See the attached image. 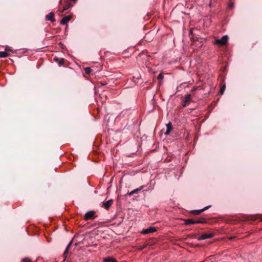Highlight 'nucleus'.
Wrapping results in <instances>:
<instances>
[{"instance_id":"obj_22","label":"nucleus","mask_w":262,"mask_h":262,"mask_svg":"<svg viewBox=\"0 0 262 262\" xmlns=\"http://www.w3.org/2000/svg\"><path fill=\"white\" fill-rule=\"evenodd\" d=\"M158 79H163V75H162V73H160V74L158 75Z\"/></svg>"},{"instance_id":"obj_23","label":"nucleus","mask_w":262,"mask_h":262,"mask_svg":"<svg viewBox=\"0 0 262 262\" xmlns=\"http://www.w3.org/2000/svg\"><path fill=\"white\" fill-rule=\"evenodd\" d=\"M6 50L8 51H11V48L9 47H7L6 48Z\"/></svg>"},{"instance_id":"obj_7","label":"nucleus","mask_w":262,"mask_h":262,"mask_svg":"<svg viewBox=\"0 0 262 262\" xmlns=\"http://www.w3.org/2000/svg\"><path fill=\"white\" fill-rule=\"evenodd\" d=\"M113 200L111 199L108 201L103 203L102 206L106 210L108 209L110 206L112 205Z\"/></svg>"},{"instance_id":"obj_8","label":"nucleus","mask_w":262,"mask_h":262,"mask_svg":"<svg viewBox=\"0 0 262 262\" xmlns=\"http://www.w3.org/2000/svg\"><path fill=\"white\" fill-rule=\"evenodd\" d=\"M47 20H50L52 22H54L55 19L54 18V14L53 12H50L46 17Z\"/></svg>"},{"instance_id":"obj_9","label":"nucleus","mask_w":262,"mask_h":262,"mask_svg":"<svg viewBox=\"0 0 262 262\" xmlns=\"http://www.w3.org/2000/svg\"><path fill=\"white\" fill-rule=\"evenodd\" d=\"M210 206H206V207H205L204 208L201 209L192 210V213L193 214H195V215L201 213L202 212H203V211H204V210H206L207 209L209 208L210 207Z\"/></svg>"},{"instance_id":"obj_2","label":"nucleus","mask_w":262,"mask_h":262,"mask_svg":"<svg viewBox=\"0 0 262 262\" xmlns=\"http://www.w3.org/2000/svg\"><path fill=\"white\" fill-rule=\"evenodd\" d=\"M228 39V35H224L221 39H216L214 42V44L219 46H224L226 45Z\"/></svg>"},{"instance_id":"obj_18","label":"nucleus","mask_w":262,"mask_h":262,"mask_svg":"<svg viewBox=\"0 0 262 262\" xmlns=\"http://www.w3.org/2000/svg\"><path fill=\"white\" fill-rule=\"evenodd\" d=\"M92 71V69L90 67H86L84 69L85 74H89Z\"/></svg>"},{"instance_id":"obj_3","label":"nucleus","mask_w":262,"mask_h":262,"mask_svg":"<svg viewBox=\"0 0 262 262\" xmlns=\"http://www.w3.org/2000/svg\"><path fill=\"white\" fill-rule=\"evenodd\" d=\"M96 217L95 212L94 211H89L87 212L84 215L85 220H93Z\"/></svg>"},{"instance_id":"obj_20","label":"nucleus","mask_w":262,"mask_h":262,"mask_svg":"<svg viewBox=\"0 0 262 262\" xmlns=\"http://www.w3.org/2000/svg\"><path fill=\"white\" fill-rule=\"evenodd\" d=\"M225 86L224 85L221 88V90H220V91H221V94H223L224 91H225Z\"/></svg>"},{"instance_id":"obj_28","label":"nucleus","mask_w":262,"mask_h":262,"mask_svg":"<svg viewBox=\"0 0 262 262\" xmlns=\"http://www.w3.org/2000/svg\"><path fill=\"white\" fill-rule=\"evenodd\" d=\"M61 2H62V0H60V1H59V4H61Z\"/></svg>"},{"instance_id":"obj_10","label":"nucleus","mask_w":262,"mask_h":262,"mask_svg":"<svg viewBox=\"0 0 262 262\" xmlns=\"http://www.w3.org/2000/svg\"><path fill=\"white\" fill-rule=\"evenodd\" d=\"M144 186H141L139 188H138L137 189L133 190V191L129 192L128 195L129 196H131V195H133L134 194L137 193V192H138L139 191L141 190L144 188Z\"/></svg>"},{"instance_id":"obj_6","label":"nucleus","mask_w":262,"mask_h":262,"mask_svg":"<svg viewBox=\"0 0 262 262\" xmlns=\"http://www.w3.org/2000/svg\"><path fill=\"white\" fill-rule=\"evenodd\" d=\"M72 18L71 15H68L63 17L60 20V24L62 25H66Z\"/></svg>"},{"instance_id":"obj_16","label":"nucleus","mask_w":262,"mask_h":262,"mask_svg":"<svg viewBox=\"0 0 262 262\" xmlns=\"http://www.w3.org/2000/svg\"><path fill=\"white\" fill-rule=\"evenodd\" d=\"M9 56V54L5 51L0 52V58H5Z\"/></svg>"},{"instance_id":"obj_5","label":"nucleus","mask_w":262,"mask_h":262,"mask_svg":"<svg viewBox=\"0 0 262 262\" xmlns=\"http://www.w3.org/2000/svg\"><path fill=\"white\" fill-rule=\"evenodd\" d=\"M213 236V233H204L203 234H202V235H201L200 236H199L198 238V241H202V240H204V239H208V238H210L211 237H212Z\"/></svg>"},{"instance_id":"obj_19","label":"nucleus","mask_w":262,"mask_h":262,"mask_svg":"<svg viewBox=\"0 0 262 262\" xmlns=\"http://www.w3.org/2000/svg\"><path fill=\"white\" fill-rule=\"evenodd\" d=\"M21 262H33L32 260L29 258H25L23 259Z\"/></svg>"},{"instance_id":"obj_27","label":"nucleus","mask_w":262,"mask_h":262,"mask_svg":"<svg viewBox=\"0 0 262 262\" xmlns=\"http://www.w3.org/2000/svg\"><path fill=\"white\" fill-rule=\"evenodd\" d=\"M101 85H105V83H101Z\"/></svg>"},{"instance_id":"obj_13","label":"nucleus","mask_w":262,"mask_h":262,"mask_svg":"<svg viewBox=\"0 0 262 262\" xmlns=\"http://www.w3.org/2000/svg\"><path fill=\"white\" fill-rule=\"evenodd\" d=\"M104 262H118L116 259L112 257H107L104 258Z\"/></svg>"},{"instance_id":"obj_17","label":"nucleus","mask_w":262,"mask_h":262,"mask_svg":"<svg viewBox=\"0 0 262 262\" xmlns=\"http://www.w3.org/2000/svg\"><path fill=\"white\" fill-rule=\"evenodd\" d=\"M72 244V241H71L69 244L67 245V248H66V249L65 250L64 252V254H63V255L64 256H66V254L68 253V250H69V247H70L71 245Z\"/></svg>"},{"instance_id":"obj_24","label":"nucleus","mask_w":262,"mask_h":262,"mask_svg":"<svg viewBox=\"0 0 262 262\" xmlns=\"http://www.w3.org/2000/svg\"><path fill=\"white\" fill-rule=\"evenodd\" d=\"M229 7L232 8L233 7V4H232V3L230 4Z\"/></svg>"},{"instance_id":"obj_21","label":"nucleus","mask_w":262,"mask_h":262,"mask_svg":"<svg viewBox=\"0 0 262 262\" xmlns=\"http://www.w3.org/2000/svg\"><path fill=\"white\" fill-rule=\"evenodd\" d=\"M188 104V103H185V101H183V102H182V105L183 107H186Z\"/></svg>"},{"instance_id":"obj_4","label":"nucleus","mask_w":262,"mask_h":262,"mask_svg":"<svg viewBox=\"0 0 262 262\" xmlns=\"http://www.w3.org/2000/svg\"><path fill=\"white\" fill-rule=\"evenodd\" d=\"M157 231V229L155 227H150L147 229H143L141 231V233L143 234H147L149 233H152L156 232Z\"/></svg>"},{"instance_id":"obj_1","label":"nucleus","mask_w":262,"mask_h":262,"mask_svg":"<svg viewBox=\"0 0 262 262\" xmlns=\"http://www.w3.org/2000/svg\"><path fill=\"white\" fill-rule=\"evenodd\" d=\"M206 222V220L204 218H199L196 219H187L185 220V224L186 225H189L191 224L204 223Z\"/></svg>"},{"instance_id":"obj_12","label":"nucleus","mask_w":262,"mask_h":262,"mask_svg":"<svg viewBox=\"0 0 262 262\" xmlns=\"http://www.w3.org/2000/svg\"><path fill=\"white\" fill-rule=\"evenodd\" d=\"M54 60L55 61L57 62L58 63L59 66H62L64 62V59L62 58H58L57 57H54Z\"/></svg>"},{"instance_id":"obj_26","label":"nucleus","mask_w":262,"mask_h":262,"mask_svg":"<svg viewBox=\"0 0 262 262\" xmlns=\"http://www.w3.org/2000/svg\"><path fill=\"white\" fill-rule=\"evenodd\" d=\"M146 247V246H143L141 247L140 249L142 250V249H143L144 248H145Z\"/></svg>"},{"instance_id":"obj_15","label":"nucleus","mask_w":262,"mask_h":262,"mask_svg":"<svg viewBox=\"0 0 262 262\" xmlns=\"http://www.w3.org/2000/svg\"><path fill=\"white\" fill-rule=\"evenodd\" d=\"M71 7V4L70 2H68L63 8L62 10L61 11V12H63L64 11L68 10Z\"/></svg>"},{"instance_id":"obj_11","label":"nucleus","mask_w":262,"mask_h":262,"mask_svg":"<svg viewBox=\"0 0 262 262\" xmlns=\"http://www.w3.org/2000/svg\"><path fill=\"white\" fill-rule=\"evenodd\" d=\"M166 128H167V129L165 132V134L168 135L170 133V132L172 130V124L170 122H169L168 123H167L166 124Z\"/></svg>"},{"instance_id":"obj_25","label":"nucleus","mask_w":262,"mask_h":262,"mask_svg":"<svg viewBox=\"0 0 262 262\" xmlns=\"http://www.w3.org/2000/svg\"><path fill=\"white\" fill-rule=\"evenodd\" d=\"M196 90V88H193L191 90V91H192V92H194V91H195Z\"/></svg>"},{"instance_id":"obj_14","label":"nucleus","mask_w":262,"mask_h":262,"mask_svg":"<svg viewBox=\"0 0 262 262\" xmlns=\"http://www.w3.org/2000/svg\"><path fill=\"white\" fill-rule=\"evenodd\" d=\"M184 101H185V103H189L191 101V95L190 94L186 95L185 97Z\"/></svg>"}]
</instances>
